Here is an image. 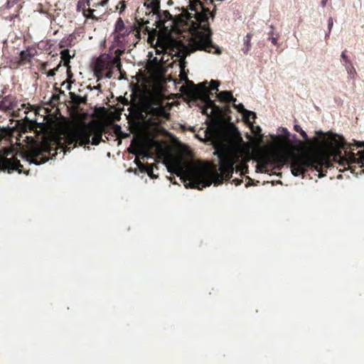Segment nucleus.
<instances>
[{
	"mask_svg": "<svg viewBox=\"0 0 364 364\" xmlns=\"http://www.w3.org/2000/svg\"><path fill=\"white\" fill-rule=\"evenodd\" d=\"M189 9L194 11L193 16L189 14L187 18L191 38L188 44L181 41H174L171 54L183 60V63L188 55L198 50L220 55L221 49L212 41L213 33L208 22L210 9L205 8L200 0H190Z\"/></svg>",
	"mask_w": 364,
	"mask_h": 364,
	"instance_id": "f257e3e1",
	"label": "nucleus"
},
{
	"mask_svg": "<svg viewBox=\"0 0 364 364\" xmlns=\"http://www.w3.org/2000/svg\"><path fill=\"white\" fill-rule=\"evenodd\" d=\"M104 127L97 123H92L81 128L73 129L66 133L63 139L59 138L56 141V149L50 147H39L34 149L26 156V160L30 164L40 165L46 163L49 159V155H56V150L60 149L64 153L70 151L77 145L86 148V145L92 144L98 145L102 141ZM90 149V147H87Z\"/></svg>",
	"mask_w": 364,
	"mask_h": 364,
	"instance_id": "f03ea898",
	"label": "nucleus"
},
{
	"mask_svg": "<svg viewBox=\"0 0 364 364\" xmlns=\"http://www.w3.org/2000/svg\"><path fill=\"white\" fill-rule=\"evenodd\" d=\"M220 160V168L217 169H208L205 168H197L188 173L187 180L185 182L186 188L202 190L210 186L213 183L221 184L223 181L230 180L233 173L234 166L240 159V154L234 147L223 146L214 152Z\"/></svg>",
	"mask_w": 364,
	"mask_h": 364,
	"instance_id": "7ed1b4c3",
	"label": "nucleus"
},
{
	"mask_svg": "<svg viewBox=\"0 0 364 364\" xmlns=\"http://www.w3.org/2000/svg\"><path fill=\"white\" fill-rule=\"evenodd\" d=\"M330 163L320 154H292L290 157L291 173L295 176L304 175L309 169L318 172L320 178L326 176Z\"/></svg>",
	"mask_w": 364,
	"mask_h": 364,
	"instance_id": "20e7f679",
	"label": "nucleus"
},
{
	"mask_svg": "<svg viewBox=\"0 0 364 364\" xmlns=\"http://www.w3.org/2000/svg\"><path fill=\"white\" fill-rule=\"evenodd\" d=\"M354 143L357 147H363V150L358 151L359 156L357 157L354 153L347 151H345V156H341V150L345 149L347 144L344 138L340 136L339 139H336L334 136L331 139V144L336 151V156H338L340 159L339 164L343 166L345 169H350L353 173L361 174L364 173V141L360 142L354 140Z\"/></svg>",
	"mask_w": 364,
	"mask_h": 364,
	"instance_id": "39448f33",
	"label": "nucleus"
},
{
	"mask_svg": "<svg viewBox=\"0 0 364 364\" xmlns=\"http://www.w3.org/2000/svg\"><path fill=\"white\" fill-rule=\"evenodd\" d=\"M120 58L110 54H101L95 62L93 72L97 81L102 78H111L113 75V70L115 67H120Z\"/></svg>",
	"mask_w": 364,
	"mask_h": 364,
	"instance_id": "423d86ee",
	"label": "nucleus"
},
{
	"mask_svg": "<svg viewBox=\"0 0 364 364\" xmlns=\"http://www.w3.org/2000/svg\"><path fill=\"white\" fill-rule=\"evenodd\" d=\"M139 28L138 23H134V24L129 27L126 26L122 18H118L114 26V41L119 43H128L136 44L135 40V30L136 28Z\"/></svg>",
	"mask_w": 364,
	"mask_h": 364,
	"instance_id": "0eeeda50",
	"label": "nucleus"
},
{
	"mask_svg": "<svg viewBox=\"0 0 364 364\" xmlns=\"http://www.w3.org/2000/svg\"><path fill=\"white\" fill-rule=\"evenodd\" d=\"M191 97L195 99L200 100L205 103L206 107L203 109V114H208V109L211 108L213 110H218V107L215 105V102L211 100L210 95V90L207 86V82L199 83L194 85V87L190 91Z\"/></svg>",
	"mask_w": 364,
	"mask_h": 364,
	"instance_id": "6e6552de",
	"label": "nucleus"
},
{
	"mask_svg": "<svg viewBox=\"0 0 364 364\" xmlns=\"http://www.w3.org/2000/svg\"><path fill=\"white\" fill-rule=\"evenodd\" d=\"M0 170L8 173H11L14 171H18L19 173H26L23 166L21 164L20 161L16 157L8 159L0 154Z\"/></svg>",
	"mask_w": 364,
	"mask_h": 364,
	"instance_id": "1a4fd4ad",
	"label": "nucleus"
},
{
	"mask_svg": "<svg viewBox=\"0 0 364 364\" xmlns=\"http://www.w3.org/2000/svg\"><path fill=\"white\" fill-rule=\"evenodd\" d=\"M134 23H139V28H136L135 30V40L136 43L139 41V40L141 38V34L144 35L143 38H145L146 35H149L148 41L151 43V34L152 33H156L157 32L156 28H151L149 26H148L146 24L149 23L148 20L144 21L143 18L137 19L136 18Z\"/></svg>",
	"mask_w": 364,
	"mask_h": 364,
	"instance_id": "9d476101",
	"label": "nucleus"
},
{
	"mask_svg": "<svg viewBox=\"0 0 364 364\" xmlns=\"http://www.w3.org/2000/svg\"><path fill=\"white\" fill-rule=\"evenodd\" d=\"M159 105V101L151 97L143 95L140 98L139 109L141 113L149 115L155 105Z\"/></svg>",
	"mask_w": 364,
	"mask_h": 364,
	"instance_id": "9b49d317",
	"label": "nucleus"
},
{
	"mask_svg": "<svg viewBox=\"0 0 364 364\" xmlns=\"http://www.w3.org/2000/svg\"><path fill=\"white\" fill-rule=\"evenodd\" d=\"M17 106L16 97L12 95H0V110L7 112L13 110Z\"/></svg>",
	"mask_w": 364,
	"mask_h": 364,
	"instance_id": "f8f14e48",
	"label": "nucleus"
},
{
	"mask_svg": "<svg viewBox=\"0 0 364 364\" xmlns=\"http://www.w3.org/2000/svg\"><path fill=\"white\" fill-rule=\"evenodd\" d=\"M149 120H157L159 119H168L169 113L165 107L161 105H155L149 114Z\"/></svg>",
	"mask_w": 364,
	"mask_h": 364,
	"instance_id": "ddd939ff",
	"label": "nucleus"
},
{
	"mask_svg": "<svg viewBox=\"0 0 364 364\" xmlns=\"http://www.w3.org/2000/svg\"><path fill=\"white\" fill-rule=\"evenodd\" d=\"M156 27H166V23L168 21H173L172 15L168 11H161L159 9L156 14Z\"/></svg>",
	"mask_w": 364,
	"mask_h": 364,
	"instance_id": "4468645a",
	"label": "nucleus"
},
{
	"mask_svg": "<svg viewBox=\"0 0 364 364\" xmlns=\"http://www.w3.org/2000/svg\"><path fill=\"white\" fill-rule=\"evenodd\" d=\"M347 50L345 49L341 55V58L343 61V65L345 66V68L349 75V77L351 79H354L355 75H357L356 70L355 68L353 67L352 62L346 55Z\"/></svg>",
	"mask_w": 364,
	"mask_h": 364,
	"instance_id": "2eb2a0df",
	"label": "nucleus"
},
{
	"mask_svg": "<svg viewBox=\"0 0 364 364\" xmlns=\"http://www.w3.org/2000/svg\"><path fill=\"white\" fill-rule=\"evenodd\" d=\"M74 56L75 53H73V55H70V50L68 49H63L60 52L61 60L60 62H61V63H63L64 66L66 67L68 77H71L73 76V74L70 71V59L74 58Z\"/></svg>",
	"mask_w": 364,
	"mask_h": 364,
	"instance_id": "dca6fc26",
	"label": "nucleus"
},
{
	"mask_svg": "<svg viewBox=\"0 0 364 364\" xmlns=\"http://www.w3.org/2000/svg\"><path fill=\"white\" fill-rule=\"evenodd\" d=\"M76 36L75 33H71L63 38L59 43L58 46L60 48L67 49L66 48L72 47L75 44Z\"/></svg>",
	"mask_w": 364,
	"mask_h": 364,
	"instance_id": "f3484780",
	"label": "nucleus"
},
{
	"mask_svg": "<svg viewBox=\"0 0 364 364\" xmlns=\"http://www.w3.org/2000/svg\"><path fill=\"white\" fill-rule=\"evenodd\" d=\"M36 51L33 49L28 48L25 50H22L20 53V61L21 63H26L30 62L31 60L34 57Z\"/></svg>",
	"mask_w": 364,
	"mask_h": 364,
	"instance_id": "a211bd4d",
	"label": "nucleus"
},
{
	"mask_svg": "<svg viewBox=\"0 0 364 364\" xmlns=\"http://www.w3.org/2000/svg\"><path fill=\"white\" fill-rule=\"evenodd\" d=\"M218 99L224 102H235L236 98L232 96V94L230 91H222L217 95Z\"/></svg>",
	"mask_w": 364,
	"mask_h": 364,
	"instance_id": "6ab92c4d",
	"label": "nucleus"
},
{
	"mask_svg": "<svg viewBox=\"0 0 364 364\" xmlns=\"http://www.w3.org/2000/svg\"><path fill=\"white\" fill-rule=\"evenodd\" d=\"M135 162H136L137 166L139 167V168L141 171L146 172L147 174L149 175V176H150L151 178H156V176L154 174V172H153L154 168H153L152 165H149V164L144 165L139 160H136V159L135 160Z\"/></svg>",
	"mask_w": 364,
	"mask_h": 364,
	"instance_id": "aec40b11",
	"label": "nucleus"
},
{
	"mask_svg": "<svg viewBox=\"0 0 364 364\" xmlns=\"http://www.w3.org/2000/svg\"><path fill=\"white\" fill-rule=\"evenodd\" d=\"M144 5L147 8H151L154 14L160 9V0H146Z\"/></svg>",
	"mask_w": 364,
	"mask_h": 364,
	"instance_id": "412c9836",
	"label": "nucleus"
},
{
	"mask_svg": "<svg viewBox=\"0 0 364 364\" xmlns=\"http://www.w3.org/2000/svg\"><path fill=\"white\" fill-rule=\"evenodd\" d=\"M90 6V0H80L78 1L77 4V10L78 11H82L83 15H85L87 13L86 6Z\"/></svg>",
	"mask_w": 364,
	"mask_h": 364,
	"instance_id": "4be33fe9",
	"label": "nucleus"
},
{
	"mask_svg": "<svg viewBox=\"0 0 364 364\" xmlns=\"http://www.w3.org/2000/svg\"><path fill=\"white\" fill-rule=\"evenodd\" d=\"M239 112H242L244 115V117L246 118L247 120H250V117H252L253 119H255V113L251 111H248L245 109L242 105H240V108L238 109Z\"/></svg>",
	"mask_w": 364,
	"mask_h": 364,
	"instance_id": "5701e85b",
	"label": "nucleus"
},
{
	"mask_svg": "<svg viewBox=\"0 0 364 364\" xmlns=\"http://www.w3.org/2000/svg\"><path fill=\"white\" fill-rule=\"evenodd\" d=\"M219 85H220V82L218 80H212L210 82V87H208V89L210 90V95H213V93L211 92V90L218 91Z\"/></svg>",
	"mask_w": 364,
	"mask_h": 364,
	"instance_id": "b1692460",
	"label": "nucleus"
},
{
	"mask_svg": "<svg viewBox=\"0 0 364 364\" xmlns=\"http://www.w3.org/2000/svg\"><path fill=\"white\" fill-rule=\"evenodd\" d=\"M93 1L92 6L98 7V6H107L109 0H92Z\"/></svg>",
	"mask_w": 364,
	"mask_h": 364,
	"instance_id": "393cba45",
	"label": "nucleus"
},
{
	"mask_svg": "<svg viewBox=\"0 0 364 364\" xmlns=\"http://www.w3.org/2000/svg\"><path fill=\"white\" fill-rule=\"evenodd\" d=\"M127 4L124 0L120 1L118 4L116 6V9L119 10L120 14H122L126 9Z\"/></svg>",
	"mask_w": 364,
	"mask_h": 364,
	"instance_id": "a878e982",
	"label": "nucleus"
},
{
	"mask_svg": "<svg viewBox=\"0 0 364 364\" xmlns=\"http://www.w3.org/2000/svg\"><path fill=\"white\" fill-rule=\"evenodd\" d=\"M250 39H251V35L248 33L246 36L245 39V44L246 45V48H245H245L242 49V50L244 51L245 53H247V51L250 50Z\"/></svg>",
	"mask_w": 364,
	"mask_h": 364,
	"instance_id": "bb28decb",
	"label": "nucleus"
},
{
	"mask_svg": "<svg viewBox=\"0 0 364 364\" xmlns=\"http://www.w3.org/2000/svg\"><path fill=\"white\" fill-rule=\"evenodd\" d=\"M95 9H87V13L85 15H83L86 18L96 19L97 18L94 15Z\"/></svg>",
	"mask_w": 364,
	"mask_h": 364,
	"instance_id": "cd10ccee",
	"label": "nucleus"
},
{
	"mask_svg": "<svg viewBox=\"0 0 364 364\" xmlns=\"http://www.w3.org/2000/svg\"><path fill=\"white\" fill-rule=\"evenodd\" d=\"M294 129L300 133L301 136L304 140H308V135L299 125H295Z\"/></svg>",
	"mask_w": 364,
	"mask_h": 364,
	"instance_id": "c85d7f7f",
	"label": "nucleus"
},
{
	"mask_svg": "<svg viewBox=\"0 0 364 364\" xmlns=\"http://www.w3.org/2000/svg\"><path fill=\"white\" fill-rule=\"evenodd\" d=\"M276 158L277 161L282 164H284L287 161L286 156L282 153L277 154Z\"/></svg>",
	"mask_w": 364,
	"mask_h": 364,
	"instance_id": "c756f323",
	"label": "nucleus"
},
{
	"mask_svg": "<svg viewBox=\"0 0 364 364\" xmlns=\"http://www.w3.org/2000/svg\"><path fill=\"white\" fill-rule=\"evenodd\" d=\"M7 134V129L0 126V141L6 136Z\"/></svg>",
	"mask_w": 364,
	"mask_h": 364,
	"instance_id": "7c9ffc66",
	"label": "nucleus"
},
{
	"mask_svg": "<svg viewBox=\"0 0 364 364\" xmlns=\"http://www.w3.org/2000/svg\"><path fill=\"white\" fill-rule=\"evenodd\" d=\"M333 18L332 17H330L328 20V33L326 34V37H328L330 33H331V28L333 27Z\"/></svg>",
	"mask_w": 364,
	"mask_h": 364,
	"instance_id": "2f4dec72",
	"label": "nucleus"
},
{
	"mask_svg": "<svg viewBox=\"0 0 364 364\" xmlns=\"http://www.w3.org/2000/svg\"><path fill=\"white\" fill-rule=\"evenodd\" d=\"M20 1L21 0H7L6 7L8 9H10L12 6H14L16 4H17L18 1Z\"/></svg>",
	"mask_w": 364,
	"mask_h": 364,
	"instance_id": "473e14b6",
	"label": "nucleus"
},
{
	"mask_svg": "<svg viewBox=\"0 0 364 364\" xmlns=\"http://www.w3.org/2000/svg\"><path fill=\"white\" fill-rule=\"evenodd\" d=\"M50 66L48 62H45L41 65L40 70L42 72H46L47 70L48 67Z\"/></svg>",
	"mask_w": 364,
	"mask_h": 364,
	"instance_id": "72a5a7b5",
	"label": "nucleus"
},
{
	"mask_svg": "<svg viewBox=\"0 0 364 364\" xmlns=\"http://www.w3.org/2000/svg\"><path fill=\"white\" fill-rule=\"evenodd\" d=\"M47 76L48 77H53L55 75V73H54L53 70V69H50L49 70L47 73Z\"/></svg>",
	"mask_w": 364,
	"mask_h": 364,
	"instance_id": "f704fd0d",
	"label": "nucleus"
},
{
	"mask_svg": "<svg viewBox=\"0 0 364 364\" xmlns=\"http://www.w3.org/2000/svg\"><path fill=\"white\" fill-rule=\"evenodd\" d=\"M61 64H62V63H61V62H60V63H58V65L55 68H54L53 69V71H54V73H55V74H56V73H57V72H58V70H59L60 68L61 67Z\"/></svg>",
	"mask_w": 364,
	"mask_h": 364,
	"instance_id": "c9c22d12",
	"label": "nucleus"
},
{
	"mask_svg": "<svg viewBox=\"0 0 364 364\" xmlns=\"http://www.w3.org/2000/svg\"><path fill=\"white\" fill-rule=\"evenodd\" d=\"M232 182H234L236 186H238V185L241 184V183L242 182V180L235 178L232 181Z\"/></svg>",
	"mask_w": 364,
	"mask_h": 364,
	"instance_id": "e433bc0d",
	"label": "nucleus"
},
{
	"mask_svg": "<svg viewBox=\"0 0 364 364\" xmlns=\"http://www.w3.org/2000/svg\"><path fill=\"white\" fill-rule=\"evenodd\" d=\"M247 179L248 180V182L245 184V187L250 186L252 182V180L250 177H247Z\"/></svg>",
	"mask_w": 364,
	"mask_h": 364,
	"instance_id": "4c0bfd02",
	"label": "nucleus"
},
{
	"mask_svg": "<svg viewBox=\"0 0 364 364\" xmlns=\"http://www.w3.org/2000/svg\"><path fill=\"white\" fill-rule=\"evenodd\" d=\"M65 83H66V82H64L62 84V85H64ZM67 83H68V85H67V86H66V89H67V90H70V88H71L70 82L68 81V82H67Z\"/></svg>",
	"mask_w": 364,
	"mask_h": 364,
	"instance_id": "58836bf2",
	"label": "nucleus"
},
{
	"mask_svg": "<svg viewBox=\"0 0 364 364\" xmlns=\"http://www.w3.org/2000/svg\"><path fill=\"white\" fill-rule=\"evenodd\" d=\"M271 41L272 43L274 44V45H276L277 43V38H274V37H272L271 38Z\"/></svg>",
	"mask_w": 364,
	"mask_h": 364,
	"instance_id": "ea45409f",
	"label": "nucleus"
},
{
	"mask_svg": "<svg viewBox=\"0 0 364 364\" xmlns=\"http://www.w3.org/2000/svg\"><path fill=\"white\" fill-rule=\"evenodd\" d=\"M328 1V0H322V1H321V6H322V7H325V6H326V4H327Z\"/></svg>",
	"mask_w": 364,
	"mask_h": 364,
	"instance_id": "a19ab883",
	"label": "nucleus"
},
{
	"mask_svg": "<svg viewBox=\"0 0 364 364\" xmlns=\"http://www.w3.org/2000/svg\"><path fill=\"white\" fill-rule=\"evenodd\" d=\"M130 153H132L135 155H138V154H141V153H139V151L137 150H133V151H129Z\"/></svg>",
	"mask_w": 364,
	"mask_h": 364,
	"instance_id": "79ce46f5",
	"label": "nucleus"
},
{
	"mask_svg": "<svg viewBox=\"0 0 364 364\" xmlns=\"http://www.w3.org/2000/svg\"><path fill=\"white\" fill-rule=\"evenodd\" d=\"M101 87H102V85L100 84H98L97 86L95 87V89L100 90Z\"/></svg>",
	"mask_w": 364,
	"mask_h": 364,
	"instance_id": "37998d69",
	"label": "nucleus"
},
{
	"mask_svg": "<svg viewBox=\"0 0 364 364\" xmlns=\"http://www.w3.org/2000/svg\"><path fill=\"white\" fill-rule=\"evenodd\" d=\"M318 134H321V135H323V133L322 132H318Z\"/></svg>",
	"mask_w": 364,
	"mask_h": 364,
	"instance_id": "c03bdc74",
	"label": "nucleus"
},
{
	"mask_svg": "<svg viewBox=\"0 0 364 364\" xmlns=\"http://www.w3.org/2000/svg\"><path fill=\"white\" fill-rule=\"evenodd\" d=\"M285 131L287 132V136H289V132L287 129H285Z\"/></svg>",
	"mask_w": 364,
	"mask_h": 364,
	"instance_id": "a18cd8bd",
	"label": "nucleus"
},
{
	"mask_svg": "<svg viewBox=\"0 0 364 364\" xmlns=\"http://www.w3.org/2000/svg\"><path fill=\"white\" fill-rule=\"evenodd\" d=\"M28 107H29L31 109H32V108H33L31 105L28 104Z\"/></svg>",
	"mask_w": 364,
	"mask_h": 364,
	"instance_id": "49530a36",
	"label": "nucleus"
},
{
	"mask_svg": "<svg viewBox=\"0 0 364 364\" xmlns=\"http://www.w3.org/2000/svg\"><path fill=\"white\" fill-rule=\"evenodd\" d=\"M22 107H26V105H25V104H23V105H22Z\"/></svg>",
	"mask_w": 364,
	"mask_h": 364,
	"instance_id": "de8ad7c7",
	"label": "nucleus"
},
{
	"mask_svg": "<svg viewBox=\"0 0 364 364\" xmlns=\"http://www.w3.org/2000/svg\"><path fill=\"white\" fill-rule=\"evenodd\" d=\"M144 156H146V157H147V154H144Z\"/></svg>",
	"mask_w": 364,
	"mask_h": 364,
	"instance_id": "09e8293b",
	"label": "nucleus"
}]
</instances>
